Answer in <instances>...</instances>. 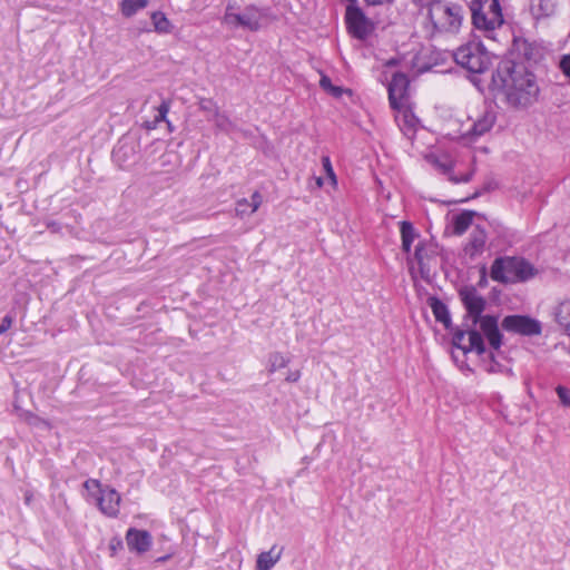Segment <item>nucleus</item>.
Here are the masks:
<instances>
[{
    "mask_svg": "<svg viewBox=\"0 0 570 570\" xmlns=\"http://www.w3.org/2000/svg\"><path fill=\"white\" fill-rule=\"evenodd\" d=\"M466 370H468L469 372H471V373L473 372V368H471V367H470V366H468V365H466Z\"/></svg>",
    "mask_w": 570,
    "mask_h": 570,
    "instance_id": "55",
    "label": "nucleus"
},
{
    "mask_svg": "<svg viewBox=\"0 0 570 570\" xmlns=\"http://www.w3.org/2000/svg\"><path fill=\"white\" fill-rule=\"evenodd\" d=\"M556 392L558 394V397H559L561 404L563 406L570 407V390L562 385H558L556 387Z\"/></svg>",
    "mask_w": 570,
    "mask_h": 570,
    "instance_id": "36",
    "label": "nucleus"
},
{
    "mask_svg": "<svg viewBox=\"0 0 570 570\" xmlns=\"http://www.w3.org/2000/svg\"><path fill=\"white\" fill-rule=\"evenodd\" d=\"M497 121V112L494 110H487L478 118L470 129L462 134V138L469 142L475 141L478 138L491 130Z\"/></svg>",
    "mask_w": 570,
    "mask_h": 570,
    "instance_id": "17",
    "label": "nucleus"
},
{
    "mask_svg": "<svg viewBox=\"0 0 570 570\" xmlns=\"http://www.w3.org/2000/svg\"><path fill=\"white\" fill-rule=\"evenodd\" d=\"M538 274L539 269L524 257H501V283H525Z\"/></svg>",
    "mask_w": 570,
    "mask_h": 570,
    "instance_id": "7",
    "label": "nucleus"
},
{
    "mask_svg": "<svg viewBox=\"0 0 570 570\" xmlns=\"http://www.w3.org/2000/svg\"><path fill=\"white\" fill-rule=\"evenodd\" d=\"M478 286L481 288L487 286V271L484 266L481 268V275L478 282Z\"/></svg>",
    "mask_w": 570,
    "mask_h": 570,
    "instance_id": "46",
    "label": "nucleus"
},
{
    "mask_svg": "<svg viewBox=\"0 0 570 570\" xmlns=\"http://www.w3.org/2000/svg\"><path fill=\"white\" fill-rule=\"evenodd\" d=\"M465 328L454 327L449 331L452 334V345L460 348L463 354L475 352L480 357V366L487 373L493 374L498 372V362L495 353L488 351L482 334L475 330V326L463 321Z\"/></svg>",
    "mask_w": 570,
    "mask_h": 570,
    "instance_id": "3",
    "label": "nucleus"
},
{
    "mask_svg": "<svg viewBox=\"0 0 570 570\" xmlns=\"http://www.w3.org/2000/svg\"><path fill=\"white\" fill-rule=\"evenodd\" d=\"M151 22L154 24L155 31L158 33H169L171 31V23L161 11L151 13Z\"/></svg>",
    "mask_w": 570,
    "mask_h": 570,
    "instance_id": "26",
    "label": "nucleus"
},
{
    "mask_svg": "<svg viewBox=\"0 0 570 570\" xmlns=\"http://www.w3.org/2000/svg\"><path fill=\"white\" fill-rule=\"evenodd\" d=\"M440 246L432 239H421L415 246L413 261L419 266V272L424 281H430L433 264L436 263L438 256L440 255ZM409 262L412 258H407Z\"/></svg>",
    "mask_w": 570,
    "mask_h": 570,
    "instance_id": "9",
    "label": "nucleus"
},
{
    "mask_svg": "<svg viewBox=\"0 0 570 570\" xmlns=\"http://www.w3.org/2000/svg\"><path fill=\"white\" fill-rule=\"evenodd\" d=\"M265 16L264 10L255 4L245 7L243 13L227 12L223 16V23L229 28H244L257 32L262 28L261 18Z\"/></svg>",
    "mask_w": 570,
    "mask_h": 570,
    "instance_id": "12",
    "label": "nucleus"
},
{
    "mask_svg": "<svg viewBox=\"0 0 570 570\" xmlns=\"http://www.w3.org/2000/svg\"><path fill=\"white\" fill-rule=\"evenodd\" d=\"M556 322L570 335V299L561 302L554 311Z\"/></svg>",
    "mask_w": 570,
    "mask_h": 570,
    "instance_id": "23",
    "label": "nucleus"
},
{
    "mask_svg": "<svg viewBox=\"0 0 570 570\" xmlns=\"http://www.w3.org/2000/svg\"><path fill=\"white\" fill-rule=\"evenodd\" d=\"M125 539L129 551L137 554L146 553L153 546V535L147 530L129 528Z\"/></svg>",
    "mask_w": 570,
    "mask_h": 570,
    "instance_id": "16",
    "label": "nucleus"
},
{
    "mask_svg": "<svg viewBox=\"0 0 570 570\" xmlns=\"http://www.w3.org/2000/svg\"><path fill=\"white\" fill-rule=\"evenodd\" d=\"M120 149L119 150H116L114 151V156H117L119 154Z\"/></svg>",
    "mask_w": 570,
    "mask_h": 570,
    "instance_id": "56",
    "label": "nucleus"
},
{
    "mask_svg": "<svg viewBox=\"0 0 570 570\" xmlns=\"http://www.w3.org/2000/svg\"><path fill=\"white\" fill-rule=\"evenodd\" d=\"M454 61L472 73H483L491 66L490 52L481 41H469L453 52Z\"/></svg>",
    "mask_w": 570,
    "mask_h": 570,
    "instance_id": "6",
    "label": "nucleus"
},
{
    "mask_svg": "<svg viewBox=\"0 0 570 570\" xmlns=\"http://www.w3.org/2000/svg\"><path fill=\"white\" fill-rule=\"evenodd\" d=\"M316 184H317V186H318V187H322V186H323V178H322V177H318V178L316 179Z\"/></svg>",
    "mask_w": 570,
    "mask_h": 570,
    "instance_id": "51",
    "label": "nucleus"
},
{
    "mask_svg": "<svg viewBox=\"0 0 570 570\" xmlns=\"http://www.w3.org/2000/svg\"><path fill=\"white\" fill-rule=\"evenodd\" d=\"M367 6H383V4H392L394 0H364Z\"/></svg>",
    "mask_w": 570,
    "mask_h": 570,
    "instance_id": "43",
    "label": "nucleus"
},
{
    "mask_svg": "<svg viewBox=\"0 0 570 570\" xmlns=\"http://www.w3.org/2000/svg\"><path fill=\"white\" fill-rule=\"evenodd\" d=\"M165 122L167 124V127H168L169 131H173L171 122L168 119Z\"/></svg>",
    "mask_w": 570,
    "mask_h": 570,
    "instance_id": "53",
    "label": "nucleus"
},
{
    "mask_svg": "<svg viewBox=\"0 0 570 570\" xmlns=\"http://www.w3.org/2000/svg\"><path fill=\"white\" fill-rule=\"evenodd\" d=\"M98 509L108 518H117L120 511L121 497L110 487L102 488L96 497Z\"/></svg>",
    "mask_w": 570,
    "mask_h": 570,
    "instance_id": "15",
    "label": "nucleus"
},
{
    "mask_svg": "<svg viewBox=\"0 0 570 570\" xmlns=\"http://www.w3.org/2000/svg\"><path fill=\"white\" fill-rule=\"evenodd\" d=\"M483 335L489 341L490 347L493 353L499 352V323L498 317L494 315H481L478 322Z\"/></svg>",
    "mask_w": 570,
    "mask_h": 570,
    "instance_id": "18",
    "label": "nucleus"
},
{
    "mask_svg": "<svg viewBox=\"0 0 570 570\" xmlns=\"http://www.w3.org/2000/svg\"><path fill=\"white\" fill-rule=\"evenodd\" d=\"M497 77H499V69L494 70L491 75V80L488 85V88L489 90L493 94V96L495 97V91L498 90L497 88Z\"/></svg>",
    "mask_w": 570,
    "mask_h": 570,
    "instance_id": "40",
    "label": "nucleus"
},
{
    "mask_svg": "<svg viewBox=\"0 0 570 570\" xmlns=\"http://www.w3.org/2000/svg\"><path fill=\"white\" fill-rule=\"evenodd\" d=\"M301 379V371H289L285 381L288 383H296Z\"/></svg>",
    "mask_w": 570,
    "mask_h": 570,
    "instance_id": "41",
    "label": "nucleus"
},
{
    "mask_svg": "<svg viewBox=\"0 0 570 570\" xmlns=\"http://www.w3.org/2000/svg\"><path fill=\"white\" fill-rule=\"evenodd\" d=\"M397 65H399V60H397L396 58H391V59H389V60L384 63V66H385L386 68H389V67H394V66H397Z\"/></svg>",
    "mask_w": 570,
    "mask_h": 570,
    "instance_id": "47",
    "label": "nucleus"
},
{
    "mask_svg": "<svg viewBox=\"0 0 570 570\" xmlns=\"http://www.w3.org/2000/svg\"><path fill=\"white\" fill-rule=\"evenodd\" d=\"M198 106L202 111L213 114V117L216 115V112H219L217 104L212 98H202L198 102Z\"/></svg>",
    "mask_w": 570,
    "mask_h": 570,
    "instance_id": "34",
    "label": "nucleus"
},
{
    "mask_svg": "<svg viewBox=\"0 0 570 570\" xmlns=\"http://www.w3.org/2000/svg\"><path fill=\"white\" fill-rule=\"evenodd\" d=\"M473 217L474 212L472 210H463L460 214L454 215L452 218L453 234L463 235L472 225Z\"/></svg>",
    "mask_w": 570,
    "mask_h": 570,
    "instance_id": "22",
    "label": "nucleus"
},
{
    "mask_svg": "<svg viewBox=\"0 0 570 570\" xmlns=\"http://www.w3.org/2000/svg\"><path fill=\"white\" fill-rule=\"evenodd\" d=\"M390 107L396 111L405 110L410 105V78L405 72L396 71L387 85Z\"/></svg>",
    "mask_w": 570,
    "mask_h": 570,
    "instance_id": "10",
    "label": "nucleus"
},
{
    "mask_svg": "<svg viewBox=\"0 0 570 570\" xmlns=\"http://www.w3.org/2000/svg\"><path fill=\"white\" fill-rule=\"evenodd\" d=\"M170 558H171V554H170V553H169V554H165V556H161V557L157 558V559H156V562H157V563H164V562H166L167 560H169Z\"/></svg>",
    "mask_w": 570,
    "mask_h": 570,
    "instance_id": "48",
    "label": "nucleus"
},
{
    "mask_svg": "<svg viewBox=\"0 0 570 570\" xmlns=\"http://www.w3.org/2000/svg\"><path fill=\"white\" fill-rule=\"evenodd\" d=\"M400 233L402 252L409 255L412 250L413 242L420 237V233L409 220L400 223Z\"/></svg>",
    "mask_w": 570,
    "mask_h": 570,
    "instance_id": "21",
    "label": "nucleus"
},
{
    "mask_svg": "<svg viewBox=\"0 0 570 570\" xmlns=\"http://www.w3.org/2000/svg\"><path fill=\"white\" fill-rule=\"evenodd\" d=\"M83 488L92 495L97 497L100 490L102 489V484L99 480L88 479L83 482Z\"/></svg>",
    "mask_w": 570,
    "mask_h": 570,
    "instance_id": "35",
    "label": "nucleus"
},
{
    "mask_svg": "<svg viewBox=\"0 0 570 570\" xmlns=\"http://www.w3.org/2000/svg\"><path fill=\"white\" fill-rule=\"evenodd\" d=\"M499 275H500V272H499V256H497L492 264H491V268H490V277L495 281V282H499Z\"/></svg>",
    "mask_w": 570,
    "mask_h": 570,
    "instance_id": "39",
    "label": "nucleus"
},
{
    "mask_svg": "<svg viewBox=\"0 0 570 570\" xmlns=\"http://www.w3.org/2000/svg\"><path fill=\"white\" fill-rule=\"evenodd\" d=\"M321 161H322L324 171H325L326 176L328 177V179L331 180L332 185L336 186V184H337L336 175L334 173L330 156H327V155L322 156Z\"/></svg>",
    "mask_w": 570,
    "mask_h": 570,
    "instance_id": "33",
    "label": "nucleus"
},
{
    "mask_svg": "<svg viewBox=\"0 0 570 570\" xmlns=\"http://www.w3.org/2000/svg\"><path fill=\"white\" fill-rule=\"evenodd\" d=\"M275 547H273L269 551H264L258 554L256 560V569L257 570H271L274 564L281 559L282 551H279L276 556H273Z\"/></svg>",
    "mask_w": 570,
    "mask_h": 570,
    "instance_id": "24",
    "label": "nucleus"
},
{
    "mask_svg": "<svg viewBox=\"0 0 570 570\" xmlns=\"http://www.w3.org/2000/svg\"><path fill=\"white\" fill-rule=\"evenodd\" d=\"M320 85H321V87H322L324 90H326V91H328V90L331 89V87L333 86V83H332L331 79H330L327 76H323V77L321 78V80H320Z\"/></svg>",
    "mask_w": 570,
    "mask_h": 570,
    "instance_id": "44",
    "label": "nucleus"
},
{
    "mask_svg": "<svg viewBox=\"0 0 570 570\" xmlns=\"http://www.w3.org/2000/svg\"><path fill=\"white\" fill-rule=\"evenodd\" d=\"M430 37L439 33H456L462 24L463 10L458 4H449L439 0L428 8Z\"/></svg>",
    "mask_w": 570,
    "mask_h": 570,
    "instance_id": "4",
    "label": "nucleus"
},
{
    "mask_svg": "<svg viewBox=\"0 0 570 570\" xmlns=\"http://www.w3.org/2000/svg\"><path fill=\"white\" fill-rule=\"evenodd\" d=\"M170 109V100L163 99L161 104L157 107V116H155V124H159L160 121H167V115Z\"/></svg>",
    "mask_w": 570,
    "mask_h": 570,
    "instance_id": "32",
    "label": "nucleus"
},
{
    "mask_svg": "<svg viewBox=\"0 0 570 570\" xmlns=\"http://www.w3.org/2000/svg\"><path fill=\"white\" fill-rule=\"evenodd\" d=\"M12 323H13V317L9 314H7L2 320H1V324H0V336L2 334H4L11 326H12Z\"/></svg>",
    "mask_w": 570,
    "mask_h": 570,
    "instance_id": "38",
    "label": "nucleus"
},
{
    "mask_svg": "<svg viewBox=\"0 0 570 570\" xmlns=\"http://www.w3.org/2000/svg\"><path fill=\"white\" fill-rule=\"evenodd\" d=\"M234 9H235V6L232 4V3H228L225 8V12L224 13H227V12H234Z\"/></svg>",
    "mask_w": 570,
    "mask_h": 570,
    "instance_id": "49",
    "label": "nucleus"
},
{
    "mask_svg": "<svg viewBox=\"0 0 570 570\" xmlns=\"http://www.w3.org/2000/svg\"><path fill=\"white\" fill-rule=\"evenodd\" d=\"M328 92L334 96L335 98H340L342 96V94L344 92V89L342 87H338V86H332L331 89L328 90Z\"/></svg>",
    "mask_w": 570,
    "mask_h": 570,
    "instance_id": "45",
    "label": "nucleus"
},
{
    "mask_svg": "<svg viewBox=\"0 0 570 570\" xmlns=\"http://www.w3.org/2000/svg\"><path fill=\"white\" fill-rule=\"evenodd\" d=\"M262 202H263L262 195H261L259 191L256 190L250 196V203H248V200L245 199V198L238 200L237 202L236 210L239 212L240 214H243L244 210H242L240 207L249 205L252 207L250 213H255L259 208V206L262 205Z\"/></svg>",
    "mask_w": 570,
    "mask_h": 570,
    "instance_id": "29",
    "label": "nucleus"
},
{
    "mask_svg": "<svg viewBox=\"0 0 570 570\" xmlns=\"http://www.w3.org/2000/svg\"><path fill=\"white\" fill-rule=\"evenodd\" d=\"M472 24L489 40H497L499 26V0H472L470 3Z\"/></svg>",
    "mask_w": 570,
    "mask_h": 570,
    "instance_id": "5",
    "label": "nucleus"
},
{
    "mask_svg": "<svg viewBox=\"0 0 570 570\" xmlns=\"http://www.w3.org/2000/svg\"><path fill=\"white\" fill-rule=\"evenodd\" d=\"M348 3L357 2V0H346Z\"/></svg>",
    "mask_w": 570,
    "mask_h": 570,
    "instance_id": "54",
    "label": "nucleus"
},
{
    "mask_svg": "<svg viewBox=\"0 0 570 570\" xmlns=\"http://www.w3.org/2000/svg\"><path fill=\"white\" fill-rule=\"evenodd\" d=\"M428 305L432 309L435 321L442 323L446 331L453 330V324L450 315V311L445 303H443L436 296H430L428 298Z\"/></svg>",
    "mask_w": 570,
    "mask_h": 570,
    "instance_id": "20",
    "label": "nucleus"
},
{
    "mask_svg": "<svg viewBox=\"0 0 570 570\" xmlns=\"http://www.w3.org/2000/svg\"><path fill=\"white\" fill-rule=\"evenodd\" d=\"M46 226L52 233H59L61 230V225L56 220L46 222Z\"/></svg>",
    "mask_w": 570,
    "mask_h": 570,
    "instance_id": "42",
    "label": "nucleus"
},
{
    "mask_svg": "<svg viewBox=\"0 0 570 570\" xmlns=\"http://www.w3.org/2000/svg\"><path fill=\"white\" fill-rule=\"evenodd\" d=\"M501 78L507 102L513 108L525 109L538 101L540 88L535 75L529 68L505 70Z\"/></svg>",
    "mask_w": 570,
    "mask_h": 570,
    "instance_id": "1",
    "label": "nucleus"
},
{
    "mask_svg": "<svg viewBox=\"0 0 570 570\" xmlns=\"http://www.w3.org/2000/svg\"><path fill=\"white\" fill-rule=\"evenodd\" d=\"M213 120L215 122V126L222 130V131H230L234 129V122L229 119V117L225 114L216 112V115L213 117Z\"/></svg>",
    "mask_w": 570,
    "mask_h": 570,
    "instance_id": "30",
    "label": "nucleus"
},
{
    "mask_svg": "<svg viewBox=\"0 0 570 570\" xmlns=\"http://www.w3.org/2000/svg\"><path fill=\"white\" fill-rule=\"evenodd\" d=\"M458 293L465 309L463 321L465 323L471 322L472 326H475L487 307L485 298L478 293L476 287L473 285H465Z\"/></svg>",
    "mask_w": 570,
    "mask_h": 570,
    "instance_id": "11",
    "label": "nucleus"
},
{
    "mask_svg": "<svg viewBox=\"0 0 570 570\" xmlns=\"http://www.w3.org/2000/svg\"><path fill=\"white\" fill-rule=\"evenodd\" d=\"M473 83H474V85H475L480 90H482V89H481V87H480V80H479V79H478V80H476V79H473Z\"/></svg>",
    "mask_w": 570,
    "mask_h": 570,
    "instance_id": "52",
    "label": "nucleus"
},
{
    "mask_svg": "<svg viewBox=\"0 0 570 570\" xmlns=\"http://www.w3.org/2000/svg\"><path fill=\"white\" fill-rule=\"evenodd\" d=\"M19 416L26 422L28 423L29 425H32V426H38L39 424H46V425H49L47 421H45L43 419H41L40 416L33 414L32 412L30 411H24V410H21L19 412Z\"/></svg>",
    "mask_w": 570,
    "mask_h": 570,
    "instance_id": "31",
    "label": "nucleus"
},
{
    "mask_svg": "<svg viewBox=\"0 0 570 570\" xmlns=\"http://www.w3.org/2000/svg\"><path fill=\"white\" fill-rule=\"evenodd\" d=\"M344 22L348 35L357 40H366L375 30L374 22L358 7V1L346 6Z\"/></svg>",
    "mask_w": 570,
    "mask_h": 570,
    "instance_id": "8",
    "label": "nucleus"
},
{
    "mask_svg": "<svg viewBox=\"0 0 570 570\" xmlns=\"http://www.w3.org/2000/svg\"><path fill=\"white\" fill-rule=\"evenodd\" d=\"M291 360L281 352H273L268 355V372L274 373L279 368H284L289 364Z\"/></svg>",
    "mask_w": 570,
    "mask_h": 570,
    "instance_id": "27",
    "label": "nucleus"
},
{
    "mask_svg": "<svg viewBox=\"0 0 570 570\" xmlns=\"http://www.w3.org/2000/svg\"><path fill=\"white\" fill-rule=\"evenodd\" d=\"M148 0H122L120 11L124 17H132L138 10L146 8Z\"/></svg>",
    "mask_w": 570,
    "mask_h": 570,
    "instance_id": "25",
    "label": "nucleus"
},
{
    "mask_svg": "<svg viewBox=\"0 0 570 570\" xmlns=\"http://www.w3.org/2000/svg\"><path fill=\"white\" fill-rule=\"evenodd\" d=\"M124 547L122 540L120 538H112L109 542L110 554L115 556L119 550Z\"/></svg>",
    "mask_w": 570,
    "mask_h": 570,
    "instance_id": "37",
    "label": "nucleus"
},
{
    "mask_svg": "<svg viewBox=\"0 0 570 570\" xmlns=\"http://www.w3.org/2000/svg\"><path fill=\"white\" fill-rule=\"evenodd\" d=\"M507 26L512 43L503 60L505 70L529 68L527 63L538 62L542 58L541 47L535 41H529L523 36V29L513 22H507L501 12V27Z\"/></svg>",
    "mask_w": 570,
    "mask_h": 570,
    "instance_id": "2",
    "label": "nucleus"
},
{
    "mask_svg": "<svg viewBox=\"0 0 570 570\" xmlns=\"http://www.w3.org/2000/svg\"><path fill=\"white\" fill-rule=\"evenodd\" d=\"M532 9L537 10L538 17H549L554 11V3L552 0H534Z\"/></svg>",
    "mask_w": 570,
    "mask_h": 570,
    "instance_id": "28",
    "label": "nucleus"
},
{
    "mask_svg": "<svg viewBox=\"0 0 570 570\" xmlns=\"http://www.w3.org/2000/svg\"><path fill=\"white\" fill-rule=\"evenodd\" d=\"M428 161L441 174L446 175L449 180L454 184L468 183L472 178V173H465L461 175H455L453 173L454 161L448 154L442 155H430Z\"/></svg>",
    "mask_w": 570,
    "mask_h": 570,
    "instance_id": "14",
    "label": "nucleus"
},
{
    "mask_svg": "<svg viewBox=\"0 0 570 570\" xmlns=\"http://www.w3.org/2000/svg\"><path fill=\"white\" fill-rule=\"evenodd\" d=\"M501 330L521 336H537L542 333L541 323L529 315H508L501 321Z\"/></svg>",
    "mask_w": 570,
    "mask_h": 570,
    "instance_id": "13",
    "label": "nucleus"
},
{
    "mask_svg": "<svg viewBox=\"0 0 570 570\" xmlns=\"http://www.w3.org/2000/svg\"><path fill=\"white\" fill-rule=\"evenodd\" d=\"M487 244V233L480 226H476L471 235L468 244L464 246V253L470 257L474 258L475 256L483 253Z\"/></svg>",
    "mask_w": 570,
    "mask_h": 570,
    "instance_id": "19",
    "label": "nucleus"
},
{
    "mask_svg": "<svg viewBox=\"0 0 570 570\" xmlns=\"http://www.w3.org/2000/svg\"><path fill=\"white\" fill-rule=\"evenodd\" d=\"M156 126H157V124H155V121H153V122H147V124H146V128H147L148 130H150V129H155V128H156Z\"/></svg>",
    "mask_w": 570,
    "mask_h": 570,
    "instance_id": "50",
    "label": "nucleus"
}]
</instances>
